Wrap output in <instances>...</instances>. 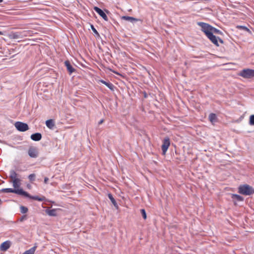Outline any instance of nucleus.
Returning a JSON list of instances; mask_svg holds the SVG:
<instances>
[{"label":"nucleus","instance_id":"obj_1","mask_svg":"<svg viewBox=\"0 0 254 254\" xmlns=\"http://www.w3.org/2000/svg\"><path fill=\"white\" fill-rule=\"evenodd\" d=\"M1 192H12L19 195H23L25 197H28L30 199L38 200L39 201H43L45 200V196L39 197L38 196H32L30 195L27 192L23 190L22 189H13L10 188L2 189L0 190Z\"/></svg>","mask_w":254,"mask_h":254},{"label":"nucleus","instance_id":"obj_2","mask_svg":"<svg viewBox=\"0 0 254 254\" xmlns=\"http://www.w3.org/2000/svg\"><path fill=\"white\" fill-rule=\"evenodd\" d=\"M238 192L245 195H250L254 193V189L249 185H240L238 188Z\"/></svg>","mask_w":254,"mask_h":254},{"label":"nucleus","instance_id":"obj_3","mask_svg":"<svg viewBox=\"0 0 254 254\" xmlns=\"http://www.w3.org/2000/svg\"><path fill=\"white\" fill-rule=\"evenodd\" d=\"M31 34L30 30H23L22 31L17 32H11L9 37L11 39H22L29 36Z\"/></svg>","mask_w":254,"mask_h":254},{"label":"nucleus","instance_id":"obj_4","mask_svg":"<svg viewBox=\"0 0 254 254\" xmlns=\"http://www.w3.org/2000/svg\"><path fill=\"white\" fill-rule=\"evenodd\" d=\"M18 174L14 170H10L9 178L12 183L13 187L15 189H18L21 185L20 179L17 178Z\"/></svg>","mask_w":254,"mask_h":254},{"label":"nucleus","instance_id":"obj_5","mask_svg":"<svg viewBox=\"0 0 254 254\" xmlns=\"http://www.w3.org/2000/svg\"><path fill=\"white\" fill-rule=\"evenodd\" d=\"M197 24L201 27L202 31H203L206 36H208L211 33L212 27L211 25L202 22H198Z\"/></svg>","mask_w":254,"mask_h":254},{"label":"nucleus","instance_id":"obj_6","mask_svg":"<svg viewBox=\"0 0 254 254\" xmlns=\"http://www.w3.org/2000/svg\"><path fill=\"white\" fill-rule=\"evenodd\" d=\"M239 75L245 78H252L254 77V69H244L241 71Z\"/></svg>","mask_w":254,"mask_h":254},{"label":"nucleus","instance_id":"obj_7","mask_svg":"<svg viewBox=\"0 0 254 254\" xmlns=\"http://www.w3.org/2000/svg\"><path fill=\"white\" fill-rule=\"evenodd\" d=\"M16 128L20 131H25L29 129V127L26 123L21 122H17L15 123Z\"/></svg>","mask_w":254,"mask_h":254},{"label":"nucleus","instance_id":"obj_8","mask_svg":"<svg viewBox=\"0 0 254 254\" xmlns=\"http://www.w3.org/2000/svg\"><path fill=\"white\" fill-rule=\"evenodd\" d=\"M207 38L216 46H219V44L218 41H219L220 43L221 44L224 43V41L221 38L218 37H216L215 35H214L212 33L209 34L208 36H206Z\"/></svg>","mask_w":254,"mask_h":254},{"label":"nucleus","instance_id":"obj_9","mask_svg":"<svg viewBox=\"0 0 254 254\" xmlns=\"http://www.w3.org/2000/svg\"><path fill=\"white\" fill-rule=\"evenodd\" d=\"M170 145V139L168 137L165 138L163 141V144L161 146L163 155H165Z\"/></svg>","mask_w":254,"mask_h":254},{"label":"nucleus","instance_id":"obj_10","mask_svg":"<svg viewBox=\"0 0 254 254\" xmlns=\"http://www.w3.org/2000/svg\"><path fill=\"white\" fill-rule=\"evenodd\" d=\"M28 155L31 158H36L38 156V151L36 147L30 146L28 151Z\"/></svg>","mask_w":254,"mask_h":254},{"label":"nucleus","instance_id":"obj_11","mask_svg":"<svg viewBox=\"0 0 254 254\" xmlns=\"http://www.w3.org/2000/svg\"><path fill=\"white\" fill-rule=\"evenodd\" d=\"M94 10L100 15L101 16L105 21H108V18L106 13L100 8L94 6Z\"/></svg>","mask_w":254,"mask_h":254},{"label":"nucleus","instance_id":"obj_12","mask_svg":"<svg viewBox=\"0 0 254 254\" xmlns=\"http://www.w3.org/2000/svg\"><path fill=\"white\" fill-rule=\"evenodd\" d=\"M64 64L69 74H71L72 73L75 71V69L72 66L68 60L65 61L64 62Z\"/></svg>","mask_w":254,"mask_h":254},{"label":"nucleus","instance_id":"obj_13","mask_svg":"<svg viewBox=\"0 0 254 254\" xmlns=\"http://www.w3.org/2000/svg\"><path fill=\"white\" fill-rule=\"evenodd\" d=\"M11 243L9 241H6L2 243L0 246V251H6L10 247Z\"/></svg>","mask_w":254,"mask_h":254},{"label":"nucleus","instance_id":"obj_14","mask_svg":"<svg viewBox=\"0 0 254 254\" xmlns=\"http://www.w3.org/2000/svg\"><path fill=\"white\" fill-rule=\"evenodd\" d=\"M31 138L34 141H38L41 139L42 134L39 132L33 133L31 135Z\"/></svg>","mask_w":254,"mask_h":254},{"label":"nucleus","instance_id":"obj_15","mask_svg":"<svg viewBox=\"0 0 254 254\" xmlns=\"http://www.w3.org/2000/svg\"><path fill=\"white\" fill-rule=\"evenodd\" d=\"M122 19L125 20L127 21H129L132 23L134 22H136L139 20V19L134 18L133 17L129 16H123L122 17Z\"/></svg>","mask_w":254,"mask_h":254},{"label":"nucleus","instance_id":"obj_16","mask_svg":"<svg viewBox=\"0 0 254 254\" xmlns=\"http://www.w3.org/2000/svg\"><path fill=\"white\" fill-rule=\"evenodd\" d=\"M231 197L233 199H236L238 201H243L244 200L243 196L236 194H231Z\"/></svg>","mask_w":254,"mask_h":254},{"label":"nucleus","instance_id":"obj_17","mask_svg":"<svg viewBox=\"0 0 254 254\" xmlns=\"http://www.w3.org/2000/svg\"><path fill=\"white\" fill-rule=\"evenodd\" d=\"M100 82L106 85L110 90H114L115 86L112 83L110 82H107L103 80H100Z\"/></svg>","mask_w":254,"mask_h":254},{"label":"nucleus","instance_id":"obj_18","mask_svg":"<svg viewBox=\"0 0 254 254\" xmlns=\"http://www.w3.org/2000/svg\"><path fill=\"white\" fill-rule=\"evenodd\" d=\"M108 196L109 198L110 199V200L111 201V202L113 203V204L114 205V206L117 209H118V208H119L118 205L116 200L113 197L112 194L111 193H108Z\"/></svg>","mask_w":254,"mask_h":254},{"label":"nucleus","instance_id":"obj_19","mask_svg":"<svg viewBox=\"0 0 254 254\" xmlns=\"http://www.w3.org/2000/svg\"><path fill=\"white\" fill-rule=\"evenodd\" d=\"M46 125L47 127L50 129L53 128L54 127L55 125L54 121L52 119H50L46 121Z\"/></svg>","mask_w":254,"mask_h":254},{"label":"nucleus","instance_id":"obj_20","mask_svg":"<svg viewBox=\"0 0 254 254\" xmlns=\"http://www.w3.org/2000/svg\"><path fill=\"white\" fill-rule=\"evenodd\" d=\"M46 213L51 216H57V210L56 209H52L50 210H47Z\"/></svg>","mask_w":254,"mask_h":254},{"label":"nucleus","instance_id":"obj_21","mask_svg":"<svg viewBox=\"0 0 254 254\" xmlns=\"http://www.w3.org/2000/svg\"><path fill=\"white\" fill-rule=\"evenodd\" d=\"M209 120L212 123L217 121L216 115L214 113H211L209 115Z\"/></svg>","mask_w":254,"mask_h":254},{"label":"nucleus","instance_id":"obj_22","mask_svg":"<svg viewBox=\"0 0 254 254\" xmlns=\"http://www.w3.org/2000/svg\"><path fill=\"white\" fill-rule=\"evenodd\" d=\"M37 248L36 246H34L30 249L26 251L23 254H34L36 249Z\"/></svg>","mask_w":254,"mask_h":254},{"label":"nucleus","instance_id":"obj_23","mask_svg":"<svg viewBox=\"0 0 254 254\" xmlns=\"http://www.w3.org/2000/svg\"><path fill=\"white\" fill-rule=\"evenodd\" d=\"M211 33H212L213 34V33H215L216 34H219V35L223 34L222 32L220 30L216 29L215 27H213V26L212 27Z\"/></svg>","mask_w":254,"mask_h":254},{"label":"nucleus","instance_id":"obj_24","mask_svg":"<svg viewBox=\"0 0 254 254\" xmlns=\"http://www.w3.org/2000/svg\"><path fill=\"white\" fill-rule=\"evenodd\" d=\"M20 212L22 213H26L27 212H28V208L27 207H25V206H20Z\"/></svg>","mask_w":254,"mask_h":254},{"label":"nucleus","instance_id":"obj_25","mask_svg":"<svg viewBox=\"0 0 254 254\" xmlns=\"http://www.w3.org/2000/svg\"><path fill=\"white\" fill-rule=\"evenodd\" d=\"M36 175L35 174H31L29 175L28 179L30 182H32L35 180Z\"/></svg>","mask_w":254,"mask_h":254},{"label":"nucleus","instance_id":"obj_26","mask_svg":"<svg viewBox=\"0 0 254 254\" xmlns=\"http://www.w3.org/2000/svg\"><path fill=\"white\" fill-rule=\"evenodd\" d=\"M249 124L251 126L254 125V115H252L250 117Z\"/></svg>","mask_w":254,"mask_h":254},{"label":"nucleus","instance_id":"obj_27","mask_svg":"<svg viewBox=\"0 0 254 254\" xmlns=\"http://www.w3.org/2000/svg\"><path fill=\"white\" fill-rule=\"evenodd\" d=\"M140 212L141 214V215L144 219H146L147 218L146 211L144 209H140Z\"/></svg>","mask_w":254,"mask_h":254},{"label":"nucleus","instance_id":"obj_28","mask_svg":"<svg viewBox=\"0 0 254 254\" xmlns=\"http://www.w3.org/2000/svg\"><path fill=\"white\" fill-rule=\"evenodd\" d=\"M91 29L93 31V32H94V33L97 36V37H99L100 36V35L99 34V33L98 32V31L96 30V29L95 28V27H94V26L93 25H91Z\"/></svg>","mask_w":254,"mask_h":254},{"label":"nucleus","instance_id":"obj_29","mask_svg":"<svg viewBox=\"0 0 254 254\" xmlns=\"http://www.w3.org/2000/svg\"><path fill=\"white\" fill-rule=\"evenodd\" d=\"M237 27L239 29H243L246 31L250 32V30L246 26H238Z\"/></svg>","mask_w":254,"mask_h":254},{"label":"nucleus","instance_id":"obj_30","mask_svg":"<svg viewBox=\"0 0 254 254\" xmlns=\"http://www.w3.org/2000/svg\"><path fill=\"white\" fill-rule=\"evenodd\" d=\"M48 181H49V179H48V178H47V177H45V178H44V183H45V184H47V183H48Z\"/></svg>","mask_w":254,"mask_h":254},{"label":"nucleus","instance_id":"obj_31","mask_svg":"<svg viewBox=\"0 0 254 254\" xmlns=\"http://www.w3.org/2000/svg\"><path fill=\"white\" fill-rule=\"evenodd\" d=\"M104 120L103 119H102L101 120L99 123H98V125H101L102 124L103 122H104Z\"/></svg>","mask_w":254,"mask_h":254},{"label":"nucleus","instance_id":"obj_32","mask_svg":"<svg viewBox=\"0 0 254 254\" xmlns=\"http://www.w3.org/2000/svg\"><path fill=\"white\" fill-rule=\"evenodd\" d=\"M143 94H144V97L146 98L147 97V93L146 92H144Z\"/></svg>","mask_w":254,"mask_h":254},{"label":"nucleus","instance_id":"obj_33","mask_svg":"<svg viewBox=\"0 0 254 254\" xmlns=\"http://www.w3.org/2000/svg\"><path fill=\"white\" fill-rule=\"evenodd\" d=\"M25 216H23L21 217V218L20 219V221H23V220L24 219V218L25 217Z\"/></svg>","mask_w":254,"mask_h":254},{"label":"nucleus","instance_id":"obj_34","mask_svg":"<svg viewBox=\"0 0 254 254\" xmlns=\"http://www.w3.org/2000/svg\"><path fill=\"white\" fill-rule=\"evenodd\" d=\"M2 200H1V199L0 198V206L1 205V204H2Z\"/></svg>","mask_w":254,"mask_h":254},{"label":"nucleus","instance_id":"obj_35","mask_svg":"<svg viewBox=\"0 0 254 254\" xmlns=\"http://www.w3.org/2000/svg\"><path fill=\"white\" fill-rule=\"evenodd\" d=\"M0 35H3V32L1 31H0Z\"/></svg>","mask_w":254,"mask_h":254},{"label":"nucleus","instance_id":"obj_36","mask_svg":"<svg viewBox=\"0 0 254 254\" xmlns=\"http://www.w3.org/2000/svg\"><path fill=\"white\" fill-rule=\"evenodd\" d=\"M3 0H0V2H2Z\"/></svg>","mask_w":254,"mask_h":254},{"label":"nucleus","instance_id":"obj_37","mask_svg":"<svg viewBox=\"0 0 254 254\" xmlns=\"http://www.w3.org/2000/svg\"><path fill=\"white\" fill-rule=\"evenodd\" d=\"M17 171H20L21 170H19V169H17Z\"/></svg>","mask_w":254,"mask_h":254},{"label":"nucleus","instance_id":"obj_38","mask_svg":"<svg viewBox=\"0 0 254 254\" xmlns=\"http://www.w3.org/2000/svg\"><path fill=\"white\" fill-rule=\"evenodd\" d=\"M234 203L235 205H236V204H236V202H234Z\"/></svg>","mask_w":254,"mask_h":254}]
</instances>
